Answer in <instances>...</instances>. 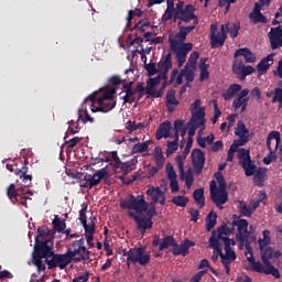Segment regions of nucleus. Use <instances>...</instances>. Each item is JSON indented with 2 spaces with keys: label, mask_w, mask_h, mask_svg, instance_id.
<instances>
[{
  "label": "nucleus",
  "mask_w": 282,
  "mask_h": 282,
  "mask_svg": "<svg viewBox=\"0 0 282 282\" xmlns=\"http://www.w3.org/2000/svg\"><path fill=\"white\" fill-rule=\"evenodd\" d=\"M195 29L196 26L191 25L181 26L178 28V32L174 35V39L172 36L169 37L170 50L175 54V59L178 68L183 67L189 52L193 50V43L184 42L186 40V36H188V34Z\"/></svg>",
  "instance_id": "f257e3e1"
},
{
  "label": "nucleus",
  "mask_w": 282,
  "mask_h": 282,
  "mask_svg": "<svg viewBox=\"0 0 282 282\" xmlns=\"http://www.w3.org/2000/svg\"><path fill=\"white\" fill-rule=\"evenodd\" d=\"M117 88H110L109 90L100 89L90 94L86 99H84L83 104H87L89 100L93 105L90 110L93 112H104L108 113L112 111L117 105L115 101Z\"/></svg>",
  "instance_id": "f03ea898"
},
{
  "label": "nucleus",
  "mask_w": 282,
  "mask_h": 282,
  "mask_svg": "<svg viewBox=\"0 0 282 282\" xmlns=\"http://www.w3.org/2000/svg\"><path fill=\"white\" fill-rule=\"evenodd\" d=\"M43 245H44V250L48 251L47 260L44 261L47 264L48 270L59 269L61 271H63L74 261L73 259L69 258L67 252L55 253L54 248L52 247V243L50 245V241H43Z\"/></svg>",
  "instance_id": "7ed1b4c3"
},
{
  "label": "nucleus",
  "mask_w": 282,
  "mask_h": 282,
  "mask_svg": "<svg viewBox=\"0 0 282 282\" xmlns=\"http://www.w3.org/2000/svg\"><path fill=\"white\" fill-rule=\"evenodd\" d=\"M209 247L214 249L212 261L216 263L220 257L226 274L230 275V272H231L230 265L237 259L236 251H234L228 243L224 246L225 254L223 253V245L216 243L215 246H212V242H209Z\"/></svg>",
  "instance_id": "20e7f679"
},
{
  "label": "nucleus",
  "mask_w": 282,
  "mask_h": 282,
  "mask_svg": "<svg viewBox=\"0 0 282 282\" xmlns=\"http://www.w3.org/2000/svg\"><path fill=\"white\" fill-rule=\"evenodd\" d=\"M122 210H134L137 214H142L149 209V203L145 202L143 195L134 196L129 194L127 198L120 200Z\"/></svg>",
  "instance_id": "39448f33"
},
{
  "label": "nucleus",
  "mask_w": 282,
  "mask_h": 282,
  "mask_svg": "<svg viewBox=\"0 0 282 282\" xmlns=\"http://www.w3.org/2000/svg\"><path fill=\"white\" fill-rule=\"evenodd\" d=\"M145 213L148 217H142L133 212H128L129 217L135 221L139 231L150 230L153 227L152 218L158 215L155 203H148V209Z\"/></svg>",
  "instance_id": "423d86ee"
},
{
  "label": "nucleus",
  "mask_w": 282,
  "mask_h": 282,
  "mask_svg": "<svg viewBox=\"0 0 282 282\" xmlns=\"http://www.w3.org/2000/svg\"><path fill=\"white\" fill-rule=\"evenodd\" d=\"M66 254L76 263L87 261L89 259V251L85 247V239L74 240Z\"/></svg>",
  "instance_id": "0eeeda50"
},
{
  "label": "nucleus",
  "mask_w": 282,
  "mask_h": 282,
  "mask_svg": "<svg viewBox=\"0 0 282 282\" xmlns=\"http://www.w3.org/2000/svg\"><path fill=\"white\" fill-rule=\"evenodd\" d=\"M231 235V228L223 225L220 227H217V232L216 230H213L212 232V237L209 239V242L212 246H216V245H220V246H227L231 247V246H236V240L234 239H229L228 237H224Z\"/></svg>",
  "instance_id": "6e6552de"
},
{
  "label": "nucleus",
  "mask_w": 282,
  "mask_h": 282,
  "mask_svg": "<svg viewBox=\"0 0 282 282\" xmlns=\"http://www.w3.org/2000/svg\"><path fill=\"white\" fill-rule=\"evenodd\" d=\"M48 254L50 251L45 250L44 241L36 240L33 252V264L36 267V271L39 274L46 271V263L44 261L47 260Z\"/></svg>",
  "instance_id": "1a4fd4ad"
},
{
  "label": "nucleus",
  "mask_w": 282,
  "mask_h": 282,
  "mask_svg": "<svg viewBox=\"0 0 282 282\" xmlns=\"http://www.w3.org/2000/svg\"><path fill=\"white\" fill-rule=\"evenodd\" d=\"M196 8L194 4H186L184 10L176 11L175 12V21H178L177 24L180 25L181 23H191L192 25L189 26H197L199 23V20L197 15L195 14Z\"/></svg>",
  "instance_id": "9d476101"
},
{
  "label": "nucleus",
  "mask_w": 282,
  "mask_h": 282,
  "mask_svg": "<svg viewBox=\"0 0 282 282\" xmlns=\"http://www.w3.org/2000/svg\"><path fill=\"white\" fill-rule=\"evenodd\" d=\"M127 265L130 269V263H139V265H147L151 261V254L144 252V248H132L127 253Z\"/></svg>",
  "instance_id": "9b49d317"
},
{
  "label": "nucleus",
  "mask_w": 282,
  "mask_h": 282,
  "mask_svg": "<svg viewBox=\"0 0 282 282\" xmlns=\"http://www.w3.org/2000/svg\"><path fill=\"white\" fill-rule=\"evenodd\" d=\"M228 35L226 34L225 25H221L220 31L216 24L210 25V46L212 50L223 47Z\"/></svg>",
  "instance_id": "f8f14e48"
},
{
  "label": "nucleus",
  "mask_w": 282,
  "mask_h": 282,
  "mask_svg": "<svg viewBox=\"0 0 282 282\" xmlns=\"http://www.w3.org/2000/svg\"><path fill=\"white\" fill-rule=\"evenodd\" d=\"M191 158L192 166H194V172L196 173V175L202 174L206 163L205 153L203 152V150L195 149L194 151H192Z\"/></svg>",
  "instance_id": "ddd939ff"
},
{
  "label": "nucleus",
  "mask_w": 282,
  "mask_h": 282,
  "mask_svg": "<svg viewBox=\"0 0 282 282\" xmlns=\"http://www.w3.org/2000/svg\"><path fill=\"white\" fill-rule=\"evenodd\" d=\"M167 78L169 77L166 75L164 77V74L162 73H160V75H158L156 77H150L147 82L145 94L154 98H161L162 93H156L153 88L155 87V85H159L162 80L166 82Z\"/></svg>",
  "instance_id": "4468645a"
},
{
  "label": "nucleus",
  "mask_w": 282,
  "mask_h": 282,
  "mask_svg": "<svg viewBox=\"0 0 282 282\" xmlns=\"http://www.w3.org/2000/svg\"><path fill=\"white\" fill-rule=\"evenodd\" d=\"M271 50H279L282 47V28H271L268 33Z\"/></svg>",
  "instance_id": "2eb2a0df"
},
{
  "label": "nucleus",
  "mask_w": 282,
  "mask_h": 282,
  "mask_svg": "<svg viewBox=\"0 0 282 282\" xmlns=\"http://www.w3.org/2000/svg\"><path fill=\"white\" fill-rule=\"evenodd\" d=\"M210 198L216 207L223 210V205H225L229 200V193L226 189L212 191Z\"/></svg>",
  "instance_id": "dca6fc26"
},
{
  "label": "nucleus",
  "mask_w": 282,
  "mask_h": 282,
  "mask_svg": "<svg viewBox=\"0 0 282 282\" xmlns=\"http://www.w3.org/2000/svg\"><path fill=\"white\" fill-rule=\"evenodd\" d=\"M234 74L239 76L241 82L246 80L247 76L254 74L253 66H243L242 63L235 62L231 66Z\"/></svg>",
  "instance_id": "f3484780"
},
{
  "label": "nucleus",
  "mask_w": 282,
  "mask_h": 282,
  "mask_svg": "<svg viewBox=\"0 0 282 282\" xmlns=\"http://www.w3.org/2000/svg\"><path fill=\"white\" fill-rule=\"evenodd\" d=\"M234 225L237 226L238 228L237 240L241 243V246H243L249 235V231H248L249 223L247 219H239V220H235Z\"/></svg>",
  "instance_id": "a211bd4d"
},
{
  "label": "nucleus",
  "mask_w": 282,
  "mask_h": 282,
  "mask_svg": "<svg viewBox=\"0 0 282 282\" xmlns=\"http://www.w3.org/2000/svg\"><path fill=\"white\" fill-rule=\"evenodd\" d=\"M172 53H167L161 57L158 63L159 74H162L163 77L167 76L169 72L172 69Z\"/></svg>",
  "instance_id": "6ab92c4d"
},
{
  "label": "nucleus",
  "mask_w": 282,
  "mask_h": 282,
  "mask_svg": "<svg viewBox=\"0 0 282 282\" xmlns=\"http://www.w3.org/2000/svg\"><path fill=\"white\" fill-rule=\"evenodd\" d=\"M107 175H108L107 167H102L99 171H96L94 175L86 176V181L89 183V189L100 184L101 180Z\"/></svg>",
  "instance_id": "aec40b11"
},
{
  "label": "nucleus",
  "mask_w": 282,
  "mask_h": 282,
  "mask_svg": "<svg viewBox=\"0 0 282 282\" xmlns=\"http://www.w3.org/2000/svg\"><path fill=\"white\" fill-rule=\"evenodd\" d=\"M137 164H138V159H137V156H134L126 163H122V161H120L115 166V169L120 170L121 173H123V174H128V173H131V172L135 171Z\"/></svg>",
  "instance_id": "412c9836"
},
{
  "label": "nucleus",
  "mask_w": 282,
  "mask_h": 282,
  "mask_svg": "<svg viewBox=\"0 0 282 282\" xmlns=\"http://www.w3.org/2000/svg\"><path fill=\"white\" fill-rule=\"evenodd\" d=\"M274 53L267 55L264 58L260 59L257 65L258 73H267L273 65Z\"/></svg>",
  "instance_id": "4be33fe9"
},
{
  "label": "nucleus",
  "mask_w": 282,
  "mask_h": 282,
  "mask_svg": "<svg viewBox=\"0 0 282 282\" xmlns=\"http://www.w3.org/2000/svg\"><path fill=\"white\" fill-rule=\"evenodd\" d=\"M239 56H243L245 62H247V63H254V61H257V56L254 55V53H252L247 47L239 48V50L236 51L235 57L237 58Z\"/></svg>",
  "instance_id": "5701e85b"
},
{
  "label": "nucleus",
  "mask_w": 282,
  "mask_h": 282,
  "mask_svg": "<svg viewBox=\"0 0 282 282\" xmlns=\"http://www.w3.org/2000/svg\"><path fill=\"white\" fill-rule=\"evenodd\" d=\"M242 90V85L240 84H231L226 93L223 94V98L225 100H230L235 98V96Z\"/></svg>",
  "instance_id": "b1692460"
},
{
  "label": "nucleus",
  "mask_w": 282,
  "mask_h": 282,
  "mask_svg": "<svg viewBox=\"0 0 282 282\" xmlns=\"http://www.w3.org/2000/svg\"><path fill=\"white\" fill-rule=\"evenodd\" d=\"M205 116H206L205 108L200 107L196 112H192V118L188 124L203 122V126H205Z\"/></svg>",
  "instance_id": "393cba45"
},
{
  "label": "nucleus",
  "mask_w": 282,
  "mask_h": 282,
  "mask_svg": "<svg viewBox=\"0 0 282 282\" xmlns=\"http://www.w3.org/2000/svg\"><path fill=\"white\" fill-rule=\"evenodd\" d=\"M165 192H162L159 187H151L145 191V195L151 198V204H156L159 202L160 196H162Z\"/></svg>",
  "instance_id": "a878e982"
},
{
  "label": "nucleus",
  "mask_w": 282,
  "mask_h": 282,
  "mask_svg": "<svg viewBox=\"0 0 282 282\" xmlns=\"http://www.w3.org/2000/svg\"><path fill=\"white\" fill-rule=\"evenodd\" d=\"M260 250V259H262L264 265H270L271 264V259H273V249L272 247H264Z\"/></svg>",
  "instance_id": "bb28decb"
},
{
  "label": "nucleus",
  "mask_w": 282,
  "mask_h": 282,
  "mask_svg": "<svg viewBox=\"0 0 282 282\" xmlns=\"http://www.w3.org/2000/svg\"><path fill=\"white\" fill-rule=\"evenodd\" d=\"M208 61L207 57H202L200 58V64L198 66L200 74H199V80L205 82L209 78V72H208V65L206 64Z\"/></svg>",
  "instance_id": "cd10ccee"
},
{
  "label": "nucleus",
  "mask_w": 282,
  "mask_h": 282,
  "mask_svg": "<svg viewBox=\"0 0 282 282\" xmlns=\"http://www.w3.org/2000/svg\"><path fill=\"white\" fill-rule=\"evenodd\" d=\"M217 218V213L213 210L207 215V218H205V228L208 232H210L216 227Z\"/></svg>",
  "instance_id": "c85d7f7f"
},
{
  "label": "nucleus",
  "mask_w": 282,
  "mask_h": 282,
  "mask_svg": "<svg viewBox=\"0 0 282 282\" xmlns=\"http://www.w3.org/2000/svg\"><path fill=\"white\" fill-rule=\"evenodd\" d=\"M241 166L243 169L245 175L248 177L254 175L258 172V166L252 163V161L248 160L247 162H241Z\"/></svg>",
  "instance_id": "c756f323"
},
{
  "label": "nucleus",
  "mask_w": 282,
  "mask_h": 282,
  "mask_svg": "<svg viewBox=\"0 0 282 282\" xmlns=\"http://www.w3.org/2000/svg\"><path fill=\"white\" fill-rule=\"evenodd\" d=\"M239 30H241V25L239 22L237 23H227L225 25V31L229 34L230 37L236 39L239 34Z\"/></svg>",
  "instance_id": "7c9ffc66"
},
{
  "label": "nucleus",
  "mask_w": 282,
  "mask_h": 282,
  "mask_svg": "<svg viewBox=\"0 0 282 282\" xmlns=\"http://www.w3.org/2000/svg\"><path fill=\"white\" fill-rule=\"evenodd\" d=\"M193 197L198 205L199 208L205 207V189L204 188H198L194 191Z\"/></svg>",
  "instance_id": "2f4dec72"
},
{
  "label": "nucleus",
  "mask_w": 282,
  "mask_h": 282,
  "mask_svg": "<svg viewBox=\"0 0 282 282\" xmlns=\"http://www.w3.org/2000/svg\"><path fill=\"white\" fill-rule=\"evenodd\" d=\"M265 172L267 170L263 169V167H259L258 169V172H256L253 174V183L257 185V186H262L264 181H265Z\"/></svg>",
  "instance_id": "473e14b6"
},
{
  "label": "nucleus",
  "mask_w": 282,
  "mask_h": 282,
  "mask_svg": "<svg viewBox=\"0 0 282 282\" xmlns=\"http://www.w3.org/2000/svg\"><path fill=\"white\" fill-rule=\"evenodd\" d=\"M262 235H263V239H261V238H259L258 239V245H259V249H263L264 247H268V246H270L271 245V237H270V235H271V231L270 230H268V229H264L263 230V232H262Z\"/></svg>",
  "instance_id": "72a5a7b5"
},
{
  "label": "nucleus",
  "mask_w": 282,
  "mask_h": 282,
  "mask_svg": "<svg viewBox=\"0 0 282 282\" xmlns=\"http://www.w3.org/2000/svg\"><path fill=\"white\" fill-rule=\"evenodd\" d=\"M176 246V240L173 238V236H165L162 240V242L159 245V250L164 251V249H167L169 247Z\"/></svg>",
  "instance_id": "f704fd0d"
},
{
  "label": "nucleus",
  "mask_w": 282,
  "mask_h": 282,
  "mask_svg": "<svg viewBox=\"0 0 282 282\" xmlns=\"http://www.w3.org/2000/svg\"><path fill=\"white\" fill-rule=\"evenodd\" d=\"M195 69H196V67H188V66H184V68L182 69V74L185 77L187 84H191L194 82Z\"/></svg>",
  "instance_id": "c9c22d12"
},
{
  "label": "nucleus",
  "mask_w": 282,
  "mask_h": 282,
  "mask_svg": "<svg viewBox=\"0 0 282 282\" xmlns=\"http://www.w3.org/2000/svg\"><path fill=\"white\" fill-rule=\"evenodd\" d=\"M267 200V194L265 192L263 191H260L259 192V198L257 200H252L250 204H249V207L251 210L256 212L257 208L260 207V204L265 202Z\"/></svg>",
  "instance_id": "e433bc0d"
},
{
  "label": "nucleus",
  "mask_w": 282,
  "mask_h": 282,
  "mask_svg": "<svg viewBox=\"0 0 282 282\" xmlns=\"http://www.w3.org/2000/svg\"><path fill=\"white\" fill-rule=\"evenodd\" d=\"M165 105H173V106H178L180 100L176 99V90L171 89L167 91L165 95Z\"/></svg>",
  "instance_id": "4c0bfd02"
},
{
  "label": "nucleus",
  "mask_w": 282,
  "mask_h": 282,
  "mask_svg": "<svg viewBox=\"0 0 282 282\" xmlns=\"http://www.w3.org/2000/svg\"><path fill=\"white\" fill-rule=\"evenodd\" d=\"M150 143H151V141L135 143L134 147L132 148V153L139 154V153H143L145 151H149Z\"/></svg>",
  "instance_id": "58836bf2"
},
{
  "label": "nucleus",
  "mask_w": 282,
  "mask_h": 282,
  "mask_svg": "<svg viewBox=\"0 0 282 282\" xmlns=\"http://www.w3.org/2000/svg\"><path fill=\"white\" fill-rule=\"evenodd\" d=\"M154 159L159 167L164 166V154H163V149L161 147H156L154 149Z\"/></svg>",
  "instance_id": "ea45409f"
},
{
  "label": "nucleus",
  "mask_w": 282,
  "mask_h": 282,
  "mask_svg": "<svg viewBox=\"0 0 282 282\" xmlns=\"http://www.w3.org/2000/svg\"><path fill=\"white\" fill-rule=\"evenodd\" d=\"M176 207L185 208V206L188 204L189 198L186 196H174L171 200Z\"/></svg>",
  "instance_id": "a19ab883"
},
{
  "label": "nucleus",
  "mask_w": 282,
  "mask_h": 282,
  "mask_svg": "<svg viewBox=\"0 0 282 282\" xmlns=\"http://www.w3.org/2000/svg\"><path fill=\"white\" fill-rule=\"evenodd\" d=\"M238 210L240 212L241 216L248 217V218H250L251 215L254 213V210L251 209V207L245 204L243 202H240Z\"/></svg>",
  "instance_id": "79ce46f5"
},
{
  "label": "nucleus",
  "mask_w": 282,
  "mask_h": 282,
  "mask_svg": "<svg viewBox=\"0 0 282 282\" xmlns=\"http://www.w3.org/2000/svg\"><path fill=\"white\" fill-rule=\"evenodd\" d=\"M193 246H195V242L189 239H185L181 242V245H177V247H180V249H182V251L184 252V257L189 254V249Z\"/></svg>",
  "instance_id": "37998d69"
},
{
  "label": "nucleus",
  "mask_w": 282,
  "mask_h": 282,
  "mask_svg": "<svg viewBox=\"0 0 282 282\" xmlns=\"http://www.w3.org/2000/svg\"><path fill=\"white\" fill-rule=\"evenodd\" d=\"M65 223L58 217V215H55L53 220V228L55 231L62 234L65 230Z\"/></svg>",
  "instance_id": "c03bdc74"
},
{
  "label": "nucleus",
  "mask_w": 282,
  "mask_h": 282,
  "mask_svg": "<svg viewBox=\"0 0 282 282\" xmlns=\"http://www.w3.org/2000/svg\"><path fill=\"white\" fill-rule=\"evenodd\" d=\"M137 95L134 89L126 90V96L122 97L123 104H134L137 102V98L134 97Z\"/></svg>",
  "instance_id": "a18cd8bd"
},
{
  "label": "nucleus",
  "mask_w": 282,
  "mask_h": 282,
  "mask_svg": "<svg viewBox=\"0 0 282 282\" xmlns=\"http://www.w3.org/2000/svg\"><path fill=\"white\" fill-rule=\"evenodd\" d=\"M199 58V53L194 51L189 54L188 61L185 65V67H189V68H196V63L197 59Z\"/></svg>",
  "instance_id": "49530a36"
},
{
  "label": "nucleus",
  "mask_w": 282,
  "mask_h": 282,
  "mask_svg": "<svg viewBox=\"0 0 282 282\" xmlns=\"http://www.w3.org/2000/svg\"><path fill=\"white\" fill-rule=\"evenodd\" d=\"M78 119L86 123V122H95L94 117H91L90 115H88V111L85 109H79L78 110Z\"/></svg>",
  "instance_id": "de8ad7c7"
},
{
  "label": "nucleus",
  "mask_w": 282,
  "mask_h": 282,
  "mask_svg": "<svg viewBox=\"0 0 282 282\" xmlns=\"http://www.w3.org/2000/svg\"><path fill=\"white\" fill-rule=\"evenodd\" d=\"M236 135H247L249 134V129L246 128V124L242 120H239L237 123V128L235 130Z\"/></svg>",
  "instance_id": "09e8293b"
},
{
  "label": "nucleus",
  "mask_w": 282,
  "mask_h": 282,
  "mask_svg": "<svg viewBox=\"0 0 282 282\" xmlns=\"http://www.w3.org/2000/svg\"><path fill=\"white\" fill-rule=\"evenodd\" d=\"M47 234H48L47 228H45V227L37 228V237L35 238V246H36V240L40 242H46V240H43V239H44V236H47ZM47 242H50V246L51 245L53 246V243L50 240H47Z\"/></svg>",
  "instance_id": "8fccbe9b"
},
{
  "label": "nucleus",
  "mask_w": 282,
  "mask_h": 282,
  "mask_svg": "<svg viewBox=\"0 0 282 282\" xmlns=\"http://www.w3.org/2000/svg\"><path fill=\"white\" fill-rule=\"evenodd\" d=\"M171 128H172L171 122L170 121H164L160 124L158 131H161L164 134V138L166 139V138L170 137Z\"/></svg>",
  "instance_id": "3c124183"
},
{
  "label": "nucleus",
  "mask_w": 282,
  "mask_h": 282,
  "mask_svg": "<svg viewBox=\"0 0 282 282\" xmlns=\"http://www.w3.org/2000/svg\"><path fill=\"white\" fill-rule=\"evenodd\" d=\"M185 155L182 154H177L175 156V162L177 164V169H178V174H181V177L184 176V160H185Z\"/></svg>",
  "instance_id": "603ef678"
},
{
  "label": "nucleus",
  "mask_w": 282,
  "mask_h": 282,
  "mask_svg": "<svg viewBox=\"0 0 282 282\" xmlns=\"http://www.w3.org/2000/svg\"><path fill=\"white\" fill-rule=\"evenodd\" d=\"M279 85L282 86V82H280ZM271 102H273V104H275V102L282 104V88H275L273 90V97H272Z\"/></svg>",
  "instance_id": "864d4df0"
},
{
  "label": "nucleus",
  "mask_w": 282,
  "mask_h": 282,
  "mask_svg": "<svg viewBox=\"0 0 282 282\" xmlns=\"http://www.w3.org/2000/svg\"><path fill=\"white\" fill-rule=\"evenodd\" d=\"M265 267H267L264 272L265 274H271L275 279L281 278L279 270L273 264L269 263V264H265Z\"/></svg>",
  "instance_id": "5fc2aeb1"
},
{
  "label": "nucleus",
  "mask_w": 282,
  "mask_h": 282,
  "mask_svg": "<svg viewBox=\"0 0 282 282\" xmlns=\"http://www.w3.org/2000/svg\"><path fill=\"white\" fill-rule=\"evenodd\" d=\"M187 126H191L188 128V139H193V137L196 134V130L200 127L204 126V122H198V123H187Z\"/></svg>",
  "instance_id": "6e6d98bb"
},
{
  "label": "nucleus",
  "mask_w": 282,
  "mask_h": 282,
  "mask_svg": "<svg viewBox=\"0 0 282 282\" xmlns=\"http://www.w3.org/2000/svg\"><path fill=\"white\" fill-rule=\"evenodd\" d=\"M183 77H184L183 72H181V74H178L177 68H174L171 73V80H174L176 78V85L183 84Z\"/></svg>",
  "instance_id": "4d7b16f0"
},
{
  "label": "nucleus",
  "mask_w": 282,
  "mask_h": 282,
  "mask_svg": "<svg viewBox=\"0 0 282 282\" xmlns=\"http://www.w3.org/2000/svg\"><path fill=\"white\" fill-rule=\"evenodd\" d=\"M238 159L242 160L241 162L251 161L250 151L246 150V149H239L238 150Z\"/></svg>",
  "instance_id": "13d9d810"
},
{
  "label": "nucleus",
  "mask_w": 282,
  "mask_h": 282,
  "mask_svg": "<svg viewBox=\"0 0 282 282\" xmlns=\"http://www.w3.org/2000/svg\"><path fill=\"white\" fill-rule=\"evenodd\" d=\"M165 171L167 173V178L170 181L177 180L176 171H175V169L173 167V165L171 163L165 165Z\"/></svg>",
  "instance_id": "bf43d9fd"
},
{
  "label": "nucleus",
  "mask_w": 282,
  "mask_h": 282,
  "mask_svg": "<svg viewBox=\"0 0 282 282\" xmlns=\"http://www.w3.org/2000/svg\"><path fill=\"white\" fill-rule=\"evenodd\" d=\"M144 68L148 73V76H154L155 74H159V67L156 68L154 63L145 64Z\"/></svg>",
  "instance_id": "052dcab7"
},
{
  "label": "nucleus",
  "mask_w": 282,
  "mask_h": 282,
  "mask_svg": "<svg viewBox=\"0 0 282 282\" xmlns=\"http://www.w3.org/2000/svg\"><path fill=\"white\" fill-rule=\"evenodd\" d=\"M177 150H178V143L177 142L167 141V151L165 152V154H167V156L172 155Z\"/></svg>",
  "instance_id": "680f3d73"
},
{
  "label": "nucleus",
  "mask_w": 282,
  "mask_h": 282,
  "mask_svg": "<svg viewBox=\"0 0 282 282\" xmlns=\"http://www.w3.org/2000/svg\"><path fill=\"white\" fill-rule=\"evenodd\" d=\"M84 231L86 232V236H94L96 232V226L93 225H88L87 221L82 224Z\"/></svg>",
  "instance_id": "e2e57ef3"
},
{
  "label": "nucleus",
  "mask_w": 282,
  "mask_h": 282,
  "mask_svg": "<svg viewBox=\"0 0 282 282\" xmlns=\"http://www.w3.org/2000/svg\"><path fill=\"white\" fill-rule=\"evenodd\" d=\"M183 178L185 180V184H186L187 187H191L193 185L194 175L191 171L186 172V174L184 172V176L182 177V180Z\"/></svg>",
  "instance_id": "0e129e2a"
},
{
  "label": "nucleus",
  "mask_w": 282,
  "mask_h": 282,
  "mask_svg": "<svg viewBox=\"0 0 282 282\" xmlns=\"http://www.w3.org/2000/svg\"><path fill=\"white\" fill-rule=\"evenodd\" d=\"M113 161V166L120 164L121 159L118 156L117 152H110V158H106V162Z\"/></svg>",
  "instance_id": "69168bd1"
},
{
  "label": "nucleus",
  "mask_w": 282,
  "mask_h": 282,
  "mask_svg": "<svg viewBox=\"0 0 282 282\" xmlns=\"http://www.w3.org/2000/svg\"><path fill=\"white\" fill-rule=\"evenodd\" d=\"M251 269L253 272H259V273H265L267 269L263 268V265L260 262H253L251 264Z\"/></svg>",
  "instance_id": "338daca9"
},
{
  "label": "nucleus",
  "mask_w": 282,
  "mask_h": 282,
  "mask_svg": "<svg viewBox=\"0 0 282 282\" xmlns=\"http://www.w3.org/2000/svg\"><path fill=\"white\" fill-rule=\"evenodd\" d=\"M207 270H202L197 274L192 275L191 282H200L205 274H207Z\"/></svg>",
  "instance_id": "774afa93"
}]
</instances>
